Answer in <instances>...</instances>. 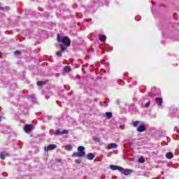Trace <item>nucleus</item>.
Listing matches in <instances>:
<instances>
[{
    "instance_id": "f257e3e1",
    "label": "nucleus",
    "mask_w": 179,
    "mask_h": 179,
    "mask_svg": "<svg viewBox=\"0 0 179 179\" xmlns=\"http://www.w3.org/2000/svg\"><path fill=\"white\" fill-rule=\"evenodd\" d=\"M78 152L73 153V157H83L84 156H86V152H85V147L79 146L78 148Z\"/></svg>"
},
{
    "instance_id": "f03ea898",
    "label": "nucleus",
    "mask_w": 179,
    "mask_h": 179,
    "mask_svg": "<svg viewBox=\"0 0 179 179\" xmlns=\"http://www.w3.org/2000/svg\"><path fill=\"white\" fill-rule=\"evenodd\" d=\"M62 42L66 47H70L71 46V39L68 38V36H64L62 38Z\"/></svg>"
},
{
    "instance_id": "7ed1b4c3",
    "label": "nucleus",
    "mask_w": 179,
    "mask_h": 179,
    "mask_svg": "<svg viewBox=\"0 0 179 179\" xmlns=\"http://www.w3.org/2000/svg\"><path fill=\"white\" fill-rule=\"evenodd\" d=\"M34 129V126L33 124H25L24 127V132H29V131H31Z\"/></svg>"
},
{
    "instance_id": "20e7f679",
    "label": "nucleus",
    "mask_w": 179,
    "mask_h": 179,
    "mask_svg": "<svg viewBox=\"0 0 179 179\" xmlns=\"http://www.w3.org/2000/svg\"><path fill=\"white\" fill-rule=\"evenodd\" d=\"M117 148H118V144L112 143L110 144H108L106 149L107 150H110V149H117Z\"/></svg>"
},
{
    "instance_id": "39448f33",
    "label": "nucleus",
    "mask_w": 179,
    "mask_h": 179,
    "mask_svg": "<svg viewBox=\"0 0 179 179\" xmlns=\"http://www.w3.org/2000/svg\"><path fill=\"white\" fill-rule=\"evenodd\" d=\"M155 102L159 107H162V105L163 104V99L162 98H156Z\"/></svg>"
},
{
    "instance_id": "423d86ee",
    "label": "nucleus",
    "mask_w": 179,
    "mask_h": 179,
    "mask_svg": "<svg viewBox=\"0 0 179 179\" xmlns=\"http://www.w3.org/2000/svg\"><path fill=\"white\" fill-rule=\"evenodd\" d=\"M137 131L138 132H144V131H146V128L145 127V125L143 124H141L138 126V127L137 128Z\"/></svg>"
},
{
    "instance_id": "0eeeda50",
    "label": "nucleus",
    "mask_w": 179,
    "mask_h": 179,
    "mask_svg": "<svg viewBox=\"0 0 179 179\" xmlns=\"http://www.w3.org/2000/svg\"><path fill=\"white\" fill-rule=\"evenodd\" d=\"M124 176H129V174H132V170L131 169H124L123 170V173Z\"/></svg>"
},
{
    "instance_id": "6e6552de",
    "label": "nucleus",
    "mask_w": 179,
    "mask_h": 179,
    "mask_svg": "<svg viewBox=\"0 0 179 179\" xmlns=\"http://www.w3.org/2000/svg\"><path fill=\"white\" fill-rule=\"evenodd\" d=\"M54 149H57V145L50 144L47 147V150H54Z\"/></svg>"
},
{
    "instance_id": "1a4fd4ad",
    "label": "nucleus",
    "mask_w": 179,
    "mask_h": 179,
    "mask_svg": "<svg viewBox=\"0 0 179 179\" xmlns=\"http://www.w3.org/2000/svg\"><path fill=\"white\" fill-rule=\"evenodd\" d=\"M9 157V153L6 152L3 154L2 152H0V157L1 160H5V157Z\"/></svg>"
},
{
    "instance_id": "9d476101",
    "label": "nucleus",
    "mask_w": 179,
    "mask_h": 179,
    "mask_svg": "<svg viewBox=\"0 0 179 179\" xmlns=\"http://www.w3.org/2000/svg\"><path fill=\"white\" fill-rule=\"evenodd\" d=\"M87 159H88V160H93V159H94V155L93 153L90 152L87 155Z\"/></svg>"
},
{
    "instance_id": "9b49d317",
    "label": "nucleus",
    "mask_w": 179,
    "mask_h": 179,
    "mask_svg": "<svg viewBox=\"0 0 179 179\" xmlns=\"http://www.w3.org/2000/svg\"><path fill=\"white\" fill-rule=\"evenodd\" d=\"M173 156L174 155L172 154V152H170L166 154V159H173Z\"/></svg>"
},
{
    "instance_id": "f8f14e48",
    "label": "nucleus",
    "mask_w": 179,
    "mask_h": 179,
    "mask_svg": "<svg viewBox=\"0 0 179 179\" xmlns=\"http://www.w3.org/2000/svg\"><path fill=\"white\" fill-rule=\"evenodd\" d=\"M37 86L41 87V86H44L45 85V81H38L36 83Z\"/></svg>"
},
{
    "instance_id": "ddd939ff",
    "label": "nucleus",
    "mask_w": 179,
    "mask_h": 179,
    "mask_svg": "<svg viewBox=\"0 0 179 179\" xmlns=\"http://www.w3.org/2000/svg\"><path fill=\"white\" fill-rule=\"evenodd\" d=\"M64 72H66L67 73L69 72H71V66H66L64 68Z\"/></svg>"
},
{
    "instance_id": "4468645a",
    "label": "nucleus",
    "mask_w": 179,
    "mask_h": 179,
    "mask_svg": "<svg viewBox=\"0 0 179 179\" xmlns=\"http://www.w3.org/2000/svg\"><path fill=\"white\" fill-rule=\"evenodd\" d=\"M106 36L102 35L99 37V41H101L102 43H104V41H106Z\"/></svg>"
},
{
    "instance_id": "2eb2a0df",
    "label": "nucleus",
    "mask_w": 179,
    "mask_h": 179,
    "mask_svg": "<svg viewBox=\"0 0 179 179\" xmlns=\"http://www.w3.org/2000/svg\"><path fill=\"white\" fill-rule=\"evenodd\" d=\"M110 170L115 171L117 170L118 166L117 165H110Z\"/></svg>"
},
{
    "instance_id": "dca6fc26",
    "label": "nucleus",
    "mask_w": 179,
    "mask_h": 179,
    "mask_svg": "<svg viewBox=\"0 0 179 179\" xmlns=\"http://www.w3.org/2000/svg\"><path fill=\"white\" fill-rule=\"evenodd\" d=\"M54 135H62V132L59 129H57L53 132Z\"/></svg>"
},
{
    "instance_id": "f3484780",
    "label": "nucleus",
    "mask_w": 179,
    "mask_h": 179,
    "mask_svg": "<svg viewBox=\"0 0 179 179\" xmlns=\"http://www.w3.org/2000/svg\"><path fill=\"white\" fill-rule=\"evenodd\" d=\"M106 117H108V118H111V117H113V113H111V112H106Z\"/></svg>"
},
{
    "instance_id": "a211bd4d",
    "label": "nucleus",
    "mask_w": 179,
    "mask_h": 179,
    "mask_svg": "<svg viewBox=\"0 0 179 179\" xmlns=\"http://www.w3.org/2000/svg\"><path fill=\"white\" fill-rule=\"evenodd\" d=\"M59 47L62 48V52H64V51H66V47H64L63 44H59Z\"/></svg>"
},
{
    "instance_id": "6ab92c4d",
    "label": "nucleus",
    "mask_w": 179,
    "mask_h": 179,
    "mask_svg": "<svg viewBox=\"0 0 179 179\" xmlns=\"http://www.w3.org/2000/svg\"><path fill=\"white\" fill-rule=\"evenodd\" d=\"M66 150H72V145L71 144L66 145Z\"/></svg>"
},
{
    "instance_id": "aec40b11",
    "label": "nucleus",
    "mask_w": 179,
    "mask_h": 179,
    "mask_svg": "<svg viewBox=\"0 0 179 179\" xmlns=\"http://www.w3.org/2000/svg\"><path fill=\"white\" fill-rule=\"evenodd\" d=\"M139 124H141V122L140 121H135L134 123H133V127H138V125H139Z\"/></svg>"
},
{
    "instance_id": "412c9836",
    "label": "nucleus",
    "mask_w": 179,
    "mask_h": 179,
    "mask_svg": "<svg viewBox=\"0 0 179 179\" xmlns=\"http://www.w3.org/2000/svg\"><path fill=\"white\" fill-rule=\"evenodd\" d=\"M124 169L122 168V167H121V166H117V170L118 171H120V173H124Z\"/></svg>"
},
{
    "instance_id": "4be33fe9",
    "label": "nucleus",
    "mask_w": 179,
    "mask_h": 179,
    "mask_svg": "<svg viewBox=\"0 0 179 179\" xmlns=\"http://www.w3.org/2000/svg\"><path fill=\"white\" fill-rule=\"evenodd\" d=\"M138 163H145V159L143 157L139 158Z\"/></svg>"
},
{
    "instance_id": "5701e85b",
    "label": "nucleus",
    "mask_w": 179,
    "mask_h": 179,
    "mask_svg": "<svg viewBox=\"0 0 179 179\" xmlns=\"http://www.w3.org/2000/svg\"><path fill=\"white\" fill-rule=\"evenodd\" d=\"M57 57H62V52L59 51L56 52Z\"/></svg>"
},
{
    "instance_id": "b1692460",
    "label": "nucleus",
    "mask_w": 179,
    "mask_h": 179,
    "mask_svg": "<svg viewBox=\"0 0 179 179\" xmlns=\"http://www.w3.org/2000/svg\"><path fill=\"white\" fill-rule=\"evenodd\" d=\"M75 162L76 163V164H80V163L82 162V161L80 159H76Z\"/></svg>"
},
{
    "instance_id": "393cba45",
    "label": "nucleus",
    "mask_w": 179,
    "mask_h": 179,
    "mask_svg": "<svg viewBox=\"0 0 179 179\" xmlns=\"http://www.w3.org/2000/svg\"><path fill=\"white\" fill-rule=\"evenodd\" d=\"M57 40L58 41V43H61V38L59 37V34H57Z\"/></svg>"
},
{
    "instance_id": "a878e982",
    "label": "nucleus",
    "mask_w": 179,
    "mask_h": 179,
    "mask_svg": "<svg viewBox=\"0 0 179 179\" xmlns=\"http://www.w3.org/2000/svg\"><path fill=\"white\" fill-rule=\"evenodd\" d=\"M103 104H105V107H107V106H108V105L107 104V102H106V101H103V102H101V103H100V106H103Z\"/></svg>"
},
{
    "instance_id": "bb28decb",
    "label": "nucleus",
    "mask_w": 179,
    "mask_h": 179,
    "mask_svg": "<svg viewBox=\"0 0 179 179\" xmlns=\"http://www.w3.org/2000/svg\"><path fill=\"white\" fill-rule=\"evenodd\" d=\"M149 106H150V101L148 102L145 105V107L146 108H148V107H149Z\"/></svg>"
},
{
    "instance_id": "cd10ccee",
    "label": "nucleus",
    "mask_w": 179,
    "mask_h": 179,
    "mask_svg": "<svg viewBox=\"0 0 179 179\" xmlns=\"http://www.w3.org/2000/svg\"><path fill=\"white\" fill-rule=\"evenodd\" d=\"M149 96H150V97H156V95H155V94H149Z\"/></svg>"
},
{
    "instance_id": "c85d7f7f",
    "label": "nucleus",
    "mask_w": 179,
    "mask_h": 179,
    "mask_svg": "<svg viewBox=\"0 0 179 179\" xmlns=\"http://www.w3.org/2000/svg\"><path fill=\"white\" fill-rule=\"evenodd\" d=\"M62 132V135L64 134H68V131L67 130H63Z\"/></svg>"
},
{
    "instance_id": "c756f323",
    "label": "nucleus",
    "mask_w": 179,
    "mask_h": 179,
    "mask_svg": "<svg viewBox=\"0 0 179 179\" xmlns=\"http://www.w3.org/2000/svg\"><path fill=\"white\" fill-rule=\"evenodd\" d=\"M121 101L120 99L116 100V104H120Z\"/></svg>"
},
{
    "instance_id": "7c9ffc66",
    "label": "nucleus",
    "mask_w": 179,
    "mask_h": 179,
    "mask_svg": "<svg viewBox=\"0 0 179 179\" xmlns=\"http://www.w3.org/2000/svg\"><path fill=\"white\" fill-rule=\"evenodd\" d=\"M48 120H51L52 118V116H47Z\"/></svg>"
},
{
    "instance_id": "2f4dec72",
    "label": "nucleus",
    "mask_w": 179,
    "mask_h": 179,
    "mask_svg": "<svg viewBox=\"0 0 179 179\" xmlns=\"http://www.w3.org/2000/svg\"><path fill=\"white\" fill-rule=\"evenodd\" d=\"M56 162H57L58 163H61L62 160L61 159H56Z\"/></svg>"
},
{
    "instance_id": "473e14b6",
    "label": "nucleus",
    "mask_w": 179,
    "mask_h": 179,
    "mask_svg": "<svg viewBox=\"0 0 179 179\" xmlns=\"http://www.w3.org/2000/svg\"><path fill=\"white\" fill-rule=\"evenodd\" d=\"M14 54H15V55H16V54H19V50L15 51V52H14Z\"/></svg>"
},
{
    "instance_id": "72a5a7b5",
    "label": "nucleus",
    "mask_w": 179,
    "mask_h": 179,
    "mask_svg": "<svg viewBox=\"0 0 179 179\" xmlns=\"http://www.w3.org/2000/svg\"><path fill=\"white\" fill-rule=\"evenodd\" d=\"M94 101H99V99H98L97 98H95V99H94Z\"/></svg>"
},
{
    "instance_id": "f704fd0d",
    "label": "nucleus",
    "mask_w": 179,
    "mask_h": 179,
    "mask_svg": "<svg viewBox=\"0 0 179 179\" xmlns=\"http://www.w3.org/2000/svg\"><path fill=\"white\" fill-rule=\"evenodd\" d=\"M101 64H103V60L101 61Z\"/></svg>"
},
{
    "instance_id": "c9c22d12",
    "label": "nucleus",
    "mask_w": 179,
    "mask_h": 179,
    "mask_svg": "<svg viewBox=\"0 0 179 179\" xmlns=\"http://www.w3.org/2000/svg\"><path fill=\"white\" fill-rule=\"evenodd\" d=\"M88 64H85V66H87Z\"/></svg>"
},
{
    "instance_id": "e433bc0d",
    "label": "nucleus",
    "mask_w": 179,
    "mask_h": 179,
    "mask_svg": "<svg viewBox=\"0 0 179 179\" xmlns=\"http://www.w3.org/2000/svg\"><path fill=\"white\" fill-rule=\"evenodd\" d=\"M2 110V108H1V107H0V111Z\"/></svg>"
},
{
    "instance_id": "4c0bfd02",
    "label": "nucleus",
    "mask_w": 179,
    "mask_h": 179,
    "mask_svg": "<svg viewBox=\"0 0 179 179\" xmlns=\"http://www.w3.org/2000/svg\"><path fill=\"white\" fill-rule=\"evenodd\" d=\"M0 121H1V117H0Z\"/></svg>"
},
{
    "instance_id": "58836bf2",
    "label": "nucleus",
    "mask_w": 179,
    "mask_h": 179,
    "mask_svg": "<svg viewBox=\"0 0 179 179\" xmlns=\"http://www.w3.org/2000/svg\"><path fill=\"white\" fill-rule=\"evenodd\" d=\"M0 58H1V55H0Z\"/></svg>"
}]
</instances>
